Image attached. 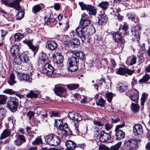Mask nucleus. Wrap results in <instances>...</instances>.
<instances>
[{"label":"nucleus","mask_w":150,"mask_h":150,"mask_svg":"<svg viewBox=\"0 0 150 150\" xmlns=\"http://www.w3.org/2000/svg\"><path fill=\"white\" fill-rule=\"evenodd\" d=\"M69 52L72 54V56L68 61V69L70 72H73L78 69L79 60L84 59L85 54L83 52L77 50L71 51Z\"/></svg>","instance_id":"f257e3e1"},{"label":"nucleus","mask_w":150,"mask_h":150,"mask_svg":"<svg viewBox=\"0 0 150 150\" xmlns=\"http://www.w3.org/2000/svg\"><path fill=\"white\" fill-rule=\"evenodd\" d=\"M39 62L42 64H45L43 68L42 72L45 74L47 76L52 77L54 75V69L53 67L50 64L47 63L48 57L46 54H43L42 57L39 60Z\"/></svg>","instance_id":"f03ea898"},{"label":"nucleus","mask_w":150,"mask_h":150,"mask_svg":"<svg viewBox=\"0 0 150 150\" xmlns=\"http://www.w3.org/2000/svg\"><path fill=\"white\" fill-rule=\"evenodd\" d=\"M46 142L52 146L59 145L61 142L60 138L54 134H49L45 137Z\"/></svg>","instance_id":"7ed1b4c3"},{"label":"nucleus","mask_w":150,"mask_h":150,"mask_svg":"<svg viewBox=\"0 0 150 150\" xmlns=\"http://www.w3.org/2000/svg\"><path fill=\"white\" fill-rule=\"evenodd\" d=\"M111 35L115 42L117 43V45L120 47L121 49H122L125 42L123 38L122 34L118 32H116L112 33Z\"/></svg>","instance_id":"20e7f679"},{"label":"nucleus","mask_w":150,"mask_h":150,"mask_svg":"<svg viewBox=\"0 0 150 150\" xmlns=\"http://www.w3.org/2000/svg\"><path fill=\"white\" fill-rule=\"evenodd\" d=\"M79 4L82 10H86L90 15L95 16L97 13V9L96 8L89 5H86L83 2H79Z\"/></svg>","instance_id":"39448f33"},{"label":"nucleus","mask_w":150,"mask_h":150,"mask_svg":"<svg viewBox=\"0 0 150 150\" xmlns=\"http://www.w3.org/2000/svg\"><path fill=\"white\" fill-rule=\"evenodd\" d=\"M18 104V100L15 97H11L9 100L7 104V107L11 112L16 111Z\"/></svg>","instance_id":"423d86ee"},{"label":"nucleus","mask_w":150,"mask_h":150,"mask_svg":"<svg viewBox=\"0 0 150 150\" xmlns=\"http://www.w3.org/2000/svg\"><path fill=\"white\" fill-rule=\"evenodd\" d=\"M126 95L134 102L138 103L139 98V92L137 90L133 88L126 93Z\"/></svg>","instance_id":"0eeeda50"},{"label":"nucleus","mask_w":150,"mask_h":150,"mask_svg":"<svg viewBox=\"0 0 150 150\" xmlns=\"http://www.w3.org/2000/svg\"><path fill=\"white\" fill-rule=\"evenodd\" d=\"M91 23V20L88 18V15L85 13L81 15V18L80 22V25L85 28Z\"/></svg>","instance_id":"6e6552de"},{"label":"nucleus","mask_w":150,"mask_h":150,"mask_svg":"<svg viewBox=\"0 0 150 150\" xmlns=\"http://www.w3.org/2000/svg\"><path fill=\"white\" fill-rule=\"evenodd\" d=\"M115 72L117 74L122 75H124L125 74L131 75L134 72V71L128 68L120 67L116 69Z\"/></svg>","instance_id":"1a4fd4ad"},{"label":"nucleus","mask_w":150,"mask_h":150,"mask_svg":"<svg viewBox=\"0 0 150 150\" xmlns=\"http://www.w3.org/2000/svg\"><path fill=\"white\" fill-rule=\"evenodd\" d=\"M137 142L134 139L129 140L125 141L124 148L129 150H133L136 146Z\"/></svg>","instance_id":"9d476101"},{"label":"nucleus","mask_w":150,"mask_h":150,"mask_svg":"<svg viewBox=\"0 0 150 150\" xmlns=\"http://www.w3.org/2000/svg\"><path fill=\"white\" fill-rule=\"evenodd\" d=\"M68 117L72 120L79 121L82 120V118L79 113L74 112H69L68 114Z\"/></svg>","instance_id":"9b49d317"},{"label":"nucleus","mask_w":150,"mask_h":150,"mask_svg":"<svg viewBox=\"0 0 150 150\" xmlns=\"http://www.w3.org/2000/svg\"><path fill=\"white\" fill-rule=\"evenodd\" d=\"M65 89L61 86L59 85H56L55 86L54 91L55 94L61 97H63V94L65 91Z\"/></svg>","instance_id":"f8f14e48"},{"label":"nucleus","mask_w":150,"mask_h":150,"mask_svg":"<svg viewBox=\"0 0 150 150\" xmlns=\"http://www.w3.org/2000/svg\"><path fill=\"white\" fill-rule=\"evenodd\" d=\"M133 131L135 135H140L142 134L143 130L141 125L136 124L133 127Z\"/></svg>","instance_id":"ddd939ff"},{"label":"nucleus","mask_w":150,"mask_h":150,"mask_svg":"<svg viewBox=\"0 0 150 150\" xmlns=\"http://www.w3.org/2000/svg\"><path fill=\"white\" fill-rule=\"evenodd\" d=\"M20 48L19 46L16 45H13L11 48L10 51L12 55L16 59L18 56Z\"/></svg>","instance_id":"4468645a"},{"label":"nucleus","mask_w":150,"mask_h":150,"mask_svg":"<svg viewBox=\"0 0 150 150\" xmlns=\"http://www.w3.org/2000/svg\"><path fill=\"white\" fill-rule=\"evenodd\" d=\"M17 61H20V62L26 63L29 60V57L25 52L20 54L16 59H15Z\"/></svg>","instance_id":"2eb2a0df"},{"label":"nucleus","mask_w":150,"mask_h":150,"mask_svg":"<svg viewBox=\"0 0 150 150\" xmlns=\"http://www.w3.org/2000/svg\"><path fill=\"white\" fill-rule=\"evenodd\" d=\"M17 76L20 81H24L30 83L32 81V78L30 77L28 74L19 73L18 74Z\"/></svg>","instance_id":"dca6fc26"},{"label":"nucleus","mask_w":150,"mask_h":150,"mask_svg":"<svg viewBox=\"0 0 150 150\" xmlns=\"http://www.w3.org/2000/svg\"><path fill=\"white\" fill-rule=\"evenodd\" d=\"M97 136H98L100 140L102 142L107 141L110 137L109 134L104 131L101 132L100 134L99 135L98 134Z\"/></svg>","instance_id":"f3484780"},{"label":"nucleus","mask_w":150,"mask_h":150,"mask_svg":"<svg viewBox=\"0 0 150 150\" xmlns=\"http://www.w3.org/2000/svg\"><path fill=\"white\" fill-rule=\"evenodd\" d=\"M83 42L89 43L91 40V35L88 32H85L79 37Z\"/></svg>","instance_id":"a211bd4d"},{"label":"nucleus","mask_w":150,"mask_h":150,"mask_svg":"<svg viewBox=\"0 0 150 150\" xmlns=\"http://www.w3.org/2000/svg\"><path fill=\"white\" fill-rule=\"evenodd\" d=\"M65 145L67 147L66 150H73L76 147V144L74 141L69 140L66 141Z\"/></svg>","instance_id":"6ab92c4d"},{"label":"nucleus","mask_w":150,"mask_h":150,"mask_svg":"<svg viewBox=\"0 0 150 150\" xmlns=\"http://www.w3.org/2000/svg\"><path fill=\"white\" fill-rule=\"evenodd\" d=\"M46 44V47L51 50H55L57 49L58 46L57 43L52 40L47 41Z\"/></svg>","instance_id":"aec40b11"},{"label":"nucleus","mask_w":150,"mask_h":150,"mask_svg":"<svg viewBox=\"0 0 150 150\" xmlns=\"http://www.w3.org/2000/svg\"><path fill=\"white\" fill-rule=\"evenodd\" d=\"M33 40H25L23 41V42L27 44L29 47V48L33 51L34 55L36 54L38 50L37 47L34 46L32 44Z\"/></svg>","instance_id":"412c9836"},{"label":"nucleus","mask_w":150,"mask_h":150,"mask_svg":"<svg viewBox=\"0 0 150 150\" xmlns=\"http://www.w3.org/2000/svg\"><path fill=\"white\" fill-rule=\"evenodd\" d=\"M26 139L24 136L18 135L17 139L14 141V144L17 146H20L23 143L25 142Z\"/></svg>","instance_id":"4be33fe9"},{"label":"nucleus","mask_w":150,"mask_h":150,"mask_svg":"<svg viewBox=\"0 0 150 150\" xmlns=\"http://www.w3.org/2000/svg\"><path fill=\"white\" fill-rule=\"evenodd\" d=\"M22 0H13L11 2L10 7L19 11L20 8V2Z\"/></svg>","instance_id":"5701e85b"},{"label":"nucleus","mask_w":150,"mask_h":150,"mask_svg":"<svg viewBox=\"0 0 150 150\" xmlns=\"http://www.w3.org/2000/svg\"><path fill=\"white\" fill-rule=\"evenodd\" d=\"M53 59L55 62L57 64H61L63 62V57L60 53H58L53 57Z\"/></svg>","instance_id":"b1692460"},{"label":"nucleus","mask_w":150,"mask_h":150,"mask_svg":"<svg viewBox=\"0 0 150 150\" xmlns=\"http://www.w3.org/2000/svg\"><path fill=\"white\" fill-rule=\"evenodd\" d=\"M100 13L101 14H99V17H98V22L102 24L103 23L106 22L108 20V18L106 15L105 14L104 11H102Z\"/></svg>","instance_id":"393cba45"},{"label":"nucleus","mask_w":150,"mask_h":150,"mask_svg":"<svg viewBox=\"0 0 150 150\" xmlns=\"http://www.w3.org/2000/svg\"><path fill=\"white\" fill-rule=\"evenodd\" d=\"M69 44L72 47H77L80 45L79 40L77 38L73 39L69 41Z\"/></svg>","instance_id":"a878e982"},{"label":"nucleus","mask_w":150,"mask_h":150,"mask_svg":"<svg viewBox=\"0 0 150 150\" xmlns=\"http://www.w3.org/2000/svg\"><path fill=\"white\" fill-rule=\"evenodd\" d=\"M116 132L115 136L116 139L118 140H121L123 139L125 136V133L121 130H115Z\"/></svg>","instance_id":"bb28decb"},{"label":"nucleus","mask_w":150,"mask_h":150,"mask_svg":"<svg viewBox=\"0 0 150 150\" xmlns=\"http://www.w3.org/2000/svg\"><path fill=\"white\" fill-rule=\"evenodd\" d=\"M16 81L15 80V76L14 73H11L10 74L8 83L11 86L13 85L16 83Z\"/></svg>","instance_id":"cd10ccee"},{"label":"nucleus","mask_w":150,"mask_h":150,"mask_svg":"<svg viewBox=\"0 0 150 150\" xmlns=\"http://www.w3.org/2000/svg\"><path fill=\"white\" fill-rule=\"evenodd\" d=\"M10 131L8 129H4L1 134L0 139H3L8 137L10 134Z\"/></svg>","instance_id":"c85d7f7f"},{"label":"nucleus","mask_w":150,"mask_h":150,"mask_svg":"<svg viewBox=\"0 0 150 150\" xmlns=\"http://www.w3.org/2000/svg\"><path fill=\"white\" fill-rule=\"evenodd\" d=\"M131 108L132 110L134 113L138 112L139 110V107L137 103H132L131 105Z\"/></svg>","instance_id":"c756f323"},{"label":"nucleus","mask_w":150,"mask_h":150,"mask_svg":"<svg viewBox=\"0 0 150 150\" xmlns=\"http://www.w3.org/2000/svg\"><path fill=\"white\" fill-rule=\"evenodd\" d=\"M68 88L70 90H74L78 88L79 87L78 83H72L67 85Z\"/></svg>","instance_id":"7c9ffc66"},{"label":"nucleus","mask_w":150,"mask_h":150,"mask_svg":"<svg viewBox=\"0 0 150 150\" xmlns=\"http://www.w3.org/2000/svg\"><path fill=\"white\" fill-rule=\"evenodd\" d=\"M51 15L50 13H48L47 15H46L44 18V21L45 22L47 23H48V22L51 23L55 21V19L54 18L51 19Z\"/></svg>","instance_id":"2f4dec72"},{"label":"nucleus","mask_w":150,"mask_h":150,"mask_svg":"<svg viewBox=\"0 0 150 150\" xmlns=\"http://www.w3.org/2000/svg\"><path fill=\"white\" fill-rule=\"evenodd\" d=\"M109 4L107 1H102L98 4L99 6L103 10H105L108 8Z\"/></svg>","instance_id":"473e14b6"},{"label":"nucleus","mask_w":150,"mask_h":150,"mask_svg":"<svg viewBox=\"0 0 150 150\" xmlns=\"http://www.w3.org/2000/svg\"><path fill=\"white\" fill-rule=\"evenodd\" d=\"M150 76L149 74H146L138 81L139 83H145L148 81L150 79Z\"/></svg>","instance_id":"72a5a7b5"},{"label":"nucleus","mask_w":150,"mask_h":150,"mask_svg":"<svg viewBox=\"0 0 150 150\" xmlns=\"http://www.w3.org/2000/svg\"><path fill=\"white\" fill-rule=\"evenodd\" d=\"M83 28H84L81 27L80 25L76 28L75 31L78 37H79L85 32L83 31Z\"/></svg>","instance_id":"f704fd0d"},{"label":"nucleus","mask_w":150,"mask_h":150,"mask_svg":"<svg viewBox=\"0 0 150 150\" xmlns=\"http://www.w3.org/2000/svg\"><path fill=\"white\" fill-rule=\"evenodd\" d=\"M136 61L137 58L136 57L134 56L129 57L127 58V61L130 62V64L131 65L135 64L136 63Z\"/></svg>","instance_id":"c9c22d12"},{"label":"nucleus","mask_w":150,"mask_h":150,"mask_svg":"<svg viewBox=\"0 0 150 150\" xmlns=\"http://www.w3.org/2000/svg\"><path fill=\"white\" fill-rule=\"evenodd\" d=\"M119 87L118 89L120 92H124L128 88V87L123 84L120 83L119 84Z\"/></svg>","instance_id":"e433bc0d"},{"label":"nucleus","mask_w":150,"mask_h":150,"mask_svg":"<svg viewBox=\"0 0 150 150\" xmlns=\"http://www.w3.org/2000/svg\"><path fill=\"white\" fill-rule=\"evenodd\" d=\"M35 91L32 90L30 91L26 95V97L31 98H36L37 97L38 94L35 93Z\"/></svg>","instance_id":"4c0bfd02"},{"label":"nucleus","mask_w":150,"mask_h":150,"mask_svg":"<svg viewBox=\"0 0 150 150\" xmlns=\"http://www.w3.org/2000/svg\"><path fill=\"white\" fill-rule=\"evenodd\" d=\"M42 141L40 137H38L35 139V140L32 142L33 145H38L42 144Z\"/></svg>","instance_id":"58836bf2"},{"label":"nucleus","mask_w":150,"mask_h":150,"mask_svg":"<svg viewBox=\"0 0 150 150\" xmlns=\"http://www.w3.org/2000/svg\"><path fill=\"white\" fill-rule=\"evenodd\" d=\"M7 97L4 95H0V105H4L6 103Z\"/></svg>","instance_id":"ea45409f"},{"label":"nucleus","mask_w":150,"mask_h":150,"mask_svg":"<svg viewBox=\"0 0 150 150\" xmlns=\"http://www.w3.org/2000/svg\"><path fill=\"white\" fill-rule=\"evenodd\" d=\"M108 61L106 59H102L100 62L101 67L105 69L108 65Z\"/></svg>","instance_id":"a19ab883"},{"label":"nucleus","mask_w":150,"mask_h":150,"mask_svg":"<svg viewBox=\"0 0 150 150\" xmlns=\"http://www.w3.org/2000/svg\"><path fill=\"white\" fill-rule=\"evenodd\" d=\"M121 142H118L116 144L111 147L110 150H118L121 145Z\"/></svg>","instance_id":"79ce46f5"},{"label":"nucleus","mask_w":150,"mask_h":150,"mask_svg":"<svg viewBox=\"0 0 150 150\" xmlns=\"http://www.w3.org/2000/svg\"><path fill=\"white\" fill-rule=\"evenodd\" d=\"M23 37L22 34L20 33H17L14 35V39L15 41L20 40Z\"/></svg>","instance_id":"37998d69"},{"label":"nucleus","mask_w":150,"mask_h":150,"mask_svg":"<svg viewBox=\"0 0 150 150\" xmlns=\"http://www.w3.org/2000/svg\"><path fill=\"white\" fill-rule=\"evenodd\" d=\"M3 92L6 93H7L9 94H14L17 95V92L13 91L12 89H6L3 91Z\"/></svg>","instance_id":"c03bdc74"},{"label":"nucleus","mask_w":150,"mask_h":150,"mask_svg":"<svg viewBox=\"0 0 150 150\" xmlns=\"http://www.w3.org/2000/svg\"><path fill=\"white\" fill-rule=\"evenodd\" d=\"M6 112V110L4 108H0V120H2L4 118Z\"/></svg>","instance_id":"a18cd8bd"},{"label":"nucleus","mask_w":150,"mask_h":150,"mask_svg":"<svg viewBox=\"0 0 150 150\" xmlns=\"http://www.w3.org/2000/svg\"><path fill=\"white\" fill-rule=\"evenodd\" d=\"M105 103V100L103 98L100 99L98 102H97L96 104L98 106H100L101 107H103L104 106Z\"/></svg>","instance_id":"49530a36"},{"label":"nucleus","mask_w":150,"mask_h":150,"mask_svg":"<svg viewBox=\"0 0 150 150\" xmlns=\"http://www.w3.org/2000/svg\"><path fill=\"white\" fill-rule=\"evenodd\" d=\"M141 30V28L139 25H137L134 26L132 28V31L135 33H137L138 34V36L139 35V33Z\"/></svg>","instance_id":"de8ad7c7"},{"label":"nucleus","mask_w":150,"mask_h":150,"mask_svg":"<svg viewBox=\"0 0 150 150\" xmlns=\"http://www.w3.org/2000/svg\"><path fill=\"white\" fill-rule=\"evenodd\" d=\"M113 96V93L111 92L106 93V97L107 98V100L109 102H111Z\"/></svg>","instance_id":"09e8293b"},{"label":"nucleus","mask_w":150,"mask_h":150,"mask_svg":"<svg viewBox=\"0 0 150 150\" xmlns=\"http://www.w3.org/2000/svg\"><path fill=\"white\" fill-rule=\"evenodd\" d=\"M24 16V13L23 11H18L16 15V19L17 20L21 19Z\"/></svg>","instance_id":"8fccbe9b"},{"label":"nucleus","mask_w":150,"mask_h":150,"mask_svg":"<svg viewBox=\"0 0 150 150\" xmlns=\"http://www.w3.org/2000/svg\"><path fill=\"white\" fill-rule=\"evenodd\" d=\"M127 16L129 20H130L133 21H134L136 18V15L134 13H129L127 14Z\"/></svg>","instance_id":"3c124183"},{"label":"nucleus","mask_w":150,"mask_h":150,"mask_svg":"<svg viewBox=\"0 0 150 150\" xmlns=\"http://www.w3.org/2000/svg\"><path fill=\"white\" fill-rule=\"evenodd\" d=\"M41 10V8L40 6L37 5L34 6L33 8V10L35 13H37Z\"/></svg>","instance_id":"603ef678"},{"label":"nucleus","mask_w":150,"mask_h":150,"mask_svg":"<svg viewBox=\"0 0 150 150\" xmlns=\"http://www.w3.org/2000/svg\"><path fill=\"white\" fill-rule=\"evenodd\" d=\"M101 42V38L100 37L97 36L94 39V42L95 44L96 45L98 46L100 44Z\"/></svg>","instance_id":"864d4df0"},{"label":"nucleus","mask_w":150,"mask_h":150,"mask_svg":"<svg viewBox=\"0 0 150 150\" xmlns=\"http://www.w3.org/2000/svg\"><path fill=\"white\" fill-rule=\"evenodd\" d=\"M55 122L57 126H59V128L63 124L62 120V119H55Z\"/></svg>","instance_id":"5fc2aeb1"},{"label":"nucleus","mask_w":150,"mask_h":150,"mask_svg":"<svg viewBox=\"0 0 150 150\" xmlns=\"http://www.w3.org/2000/svg\"><path fill=\"white\" fill-rule=\"evenodd\" d=\"M43 108L40 107H37L35 109V112L38 115H39L42 112Z\"/></svg>","instance_id":"6e6d98bb"},{"label":"nucleus","mask_w":150,"mask_h":150,"mask_svg":"<svg viewBox=\"0 0 150 150\" xmlns=\"http://www.w3.org/2000/svg\"><path fill=\"white\" fill-rule=\"evenodd\" d=\"M146 98V96L145 93H143L142 95V96L141 98V105L143 106L144 105V103Z\"/></svg>","instance_id":"4d7b16f0"},{"label":"nucleus","mask_w":150,"mask_h":150,"mask_svg":"<svg viewBox=\"0 0 150 150\" xmlns=\"http://www.w3.org/2000/svg\"><path fill=\"white\" fill-rule=\"evenodd\" d=\"M121 27H122V29L124 30V31L125 32H126L128 28V25L126 23H125L124 24L122 25H120V27L119 28V30H120Z\"/></svg>","instance_id":"13d9d810"},{"label":"nucleus","mask_w":150,"mask_h":150,"mask_svg":"<svg viewBox=\"0 0 150 150\" xmlns=\"http://www.w3.org/2000/svg\"><path fill=\"white\" fill-rule=\"evenodd\" d=\"M99 150H110V149L107 146L104 144L101 145L99 146Z\"/></svg>","instance_id":"bf43d9fd"},{"label":"nucleus","mask_w":150,"mask_h":150,"mask_svg":"<svg viewBox=\"0 0 150 150\" xmlns=\"http://www.w3.org/2000/svg\"><path fill=\"white\" fill-rule=\"evenodd\" d=\"M1 1L5 5L10 7L11 2L9 0H1Z\"/></svg>","instance_id":"052dcab7"},{"label":"nucleus","mask_w":150,"mask_h":150,"mask_svg":"<svg viewBox=\"0 0 150 150\" xmlns=\"http://www.w3.org/2000/svg\"><path fill=\"white\" fill-rule=\"evenodd\" d=\"M59 129L63 132L64 130L68 129L67 124V123H65L64 125L63 124L60 127Z\"/></svg>","instance_id":"680f3d73"},{"label":"nucleus","mask_w":150,"mask_h":150,"mask_svg":"<svg viewBox=\"0 0 150 150\" xmlns=\"http://www.w3.org/2000/svg\"><path fill=\"white\" fill-rule=\"evenodd\" d=\"M105 129L107 130L108 131L112 128V124H110L109 123H106L105 124Z\"/></svg>","instance_id":"e2e57ef3"},{"label":"nucleus","mask_w":150,"mask_h":150,"mask_svg":"<svg viewBox=\"0 0 150 150\" xmlns=\"http://www.w3.org/2000/svg\"><path fill=\"white\" fill-rule=\"evenodd\" d=\"M79 125L78 124H76L75 125V129L74 130V133L75 134L78 135L79 133Z\"/></svg>","instance_id":"0e129e2a"},{"label":"nucleus","mask_w":150,"mask_h":150,"mask_svg":"<svg viewBox=\"0 0 150 150\" xmlns=\"http://www.w3.org/2000/svg\"><path fill=\"white\" fill-rule=\"evenodd\" d=\"M137 83V81L136 79H135V77H134L132 80V81L131 82V85L132 87H133V86Z\"/></svg>","instance_id":"69168bd1"},{"label":"nucleus","mask_w":150,"mask_h":150,"mask_svg":"<svg viewBox=\"0 0 150 150\" xmlns=\"http://www.w3.org/2000/svg\"><path fill=\"white\" fill-rule=\"evenodd\" d=\"M34 115V112L29 111L28 112L27 114V115L29 116V119L30 120L31 118V117L32 116H33Z\"/></svg>","instance_id":"338daca9"},{"label":"nucleus","mask_w":150,"mask_h":150,"mask_svg":"<svg viewBox=\"0 0 150 150\" xmlns=\"http://www.w3.org/2000/svg\"><path fill=\"white\" fill-rule=\"evenodd\" d=\"M125 125V123L123 122L122 124L117 125L116 126L115 130H120L119 129L123 127Z\"/></svg>","instance_id":"774afa93"}]
</instances>
